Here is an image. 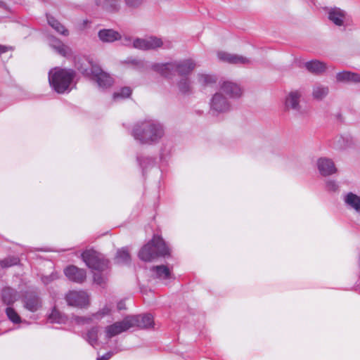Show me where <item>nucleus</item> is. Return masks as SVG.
Here are the masks:
<instances>
[{"mask_svg":"<svg viewBox=\"0 0 360 360\" xmlns=\"http://www.w3.org/2000/svg\"><path fill=\"white\" fill-rule=\"evenodd\" d=\"M131 136L141 145L153 146L158 143L165 135V127L159 121L146 119L135 123Z\"/></svg>","mask_w":360,"mask_h":360,"instance_id":"nucleus-1","label":"nucleus"},{"mask_svg":"<svg viewBox=\"0 0 360 360\" xmlns=\"http://www.w3.org/2000/svg\"><path fill=\"white\" fill-rule=\"evenodd\" d=\"M196 64L193 59H186L167 63H154L151 68L166 78H172L175 72L180 76H187L195 69Z\"/></svg>","mask_w":360,"mask_h":360,"instance_id":"nucleus-2","label":"nucleus"},{"mask_svg":"<svg viewBox=\"0 0 360 360\" xmlns=\"http://www.w3.org/2000/svg\"><path fill=\"white\" fill-rule=\"evenodd\" d=\"M75 77V72L71 69L54 68L49 72L50 86L58 94L70 92Z\"/></svg>","mask_w":360,"mask_h":360,"instance_id":"nucleus-3","label":"nucleus"},{"mask_svg":"<svg viewBox=\"0 0 360 360\" xmlns=\"http://www.w3.org/2000/svg\"><path fill=\"white\" fill-rule=\"evenodd\" d=\"M170 255V250L163 238L155 235L153 238L139 250L138 256L144 262H150L159 257Z\"/></svg>","mask_w":360,"mask_h":360,"instance_id":"nucleus-4","label":"nucleus"},{"mask_svg":"<svg viewBox=\"0 0 360 360\" xmlns=\"http://www.w3.org/2000/svg\"><path fill=\"white\" fill-rule=\"evenodd\" d=\"M77 69L83 75L94 80L101 88L110 87L113 83L112 78L93 60H86V64H78Z\"/></svg>","mask_w":360,"mask_h":360,"instance_id":"nucleus-5","label":"nucleus"},{"mask_svg":"<svg viewBox=\"0 0 360 360\" xmlns=\"http://www.w3.org/2000/svg\"><path fill=\"white\" fill-rule=\"evenodd\" d=\"M86 265L96 271H104L109 268L110 261L105 256L94 250H86L82 253Z\"/></svg>","mask_w":360,"mask_h":360,"instance_id":"nucleus-6","label":"nucleus"},{"mask_svg":"<svg viewBox=\"0 0 360 360\" xmlns=\"http://www.w3.org/2000/svg\"><path fill=\"white\" fill-rule=\"evenodd\" d=\"M302 96L301 91L294 90L289 92L286 96L285 101V108L286 110H292L296 117H304L307 115V110L300 104V98Z\"/></svg>","mask_w":360,"mask_h":360,"instance_id":"nucleus-7","label":"nucleus"},{"mask_svg":"<svg viewBox=\"0 0 360 360\" xmlns=\"http://www.w3.org/2000/svg\"><path fill=\"white\" fill-rule=\"evenodd\" d=\"M210 113L212 115H218L231 110V105L220 91L215 93L210 102Z\"/></svg>","mask_w":360,"mask_h":360,"instance_id":"nucleus-8","label":"nucleus"},{"mask_svg":"<svg viewBox=\"0 0 360 360\" xmlns=\"http://www.w3.org/2000/svg\"><path fill=\"white\" fill-rule=\"evenodd\" d=\"M68 305L77 307L84 308L89 304V296L83 290H70L65 297Z\"/></svg>","mask_w":360,"mask_h":360,"instance_id":"nucleus-9","label":"nucleus"},{"mask_svg":"<svg viewBox=\"0 0 360 360\" xmlns=\"http://www.w3.org/2000/svg\"><path fill=\"white\" fill-rule=\"evenodd\" d=\"M23 307L31 312L38 311L42 306L41 299L35 290L25 291L22 295Z\"/></svg>","mask_w":360,"mask_h":360,"instance_id":"nucleus-10","label":"nucleus"},{"mask_svg":"<svg viewBox=\"0 0 360 360\" xmlns=\"http://www.w3.org/2000/svg\"><path fill=\"white\" fill-rule=\"evenodd\" d=\"M133 46L141 50L155 49L160 46L169 49L171 47V43L167 42L165 44L161 39L151 37L147 39H136L133 42Z\"/></svg>","mask_w":360,"mask_h":360,"instance_id":"nucleus-11","label":"nucleus"},{"mask_svg":"<svg viewBox=\"0 0 360 360\" xmlns=\"http://www.w3.org/2000/svg\"><path fill=\"white\" fill-rule=\"evenodd\" d=\"M131 319H129L128 316H126L122 321H117L112 325L108 326L105 328L106 338L110 339L115 335H117L124 331H127L131 328Z\"/></svg>","mask_w":360,"mask_h":360,"instance_id":"nucleus-12","label":"nucleus"},{"mask_svg":"<svg viewBox=\"0 0 360 360\" xmlns=\"http://www.w3.org/2000/svg\"><path fill=\"white\" fill-rule=\"evenodd\" d=\"M220 92L226 94L231 98H238L243 94V89L235 82L224 81L220 85Z\"/></svg>","mask_w":360,"mask_h":360,"instance_id":"nucleus-13","label":"nucleus"},{"mask_svg":"<svg viewBox=\"0 0 360 360\" xmlns=\"http://www.w3.org/2000/svg\"><path fill=\"white\" fill-rule=\"evenodd\" d=\"M128 318L132 321L131 328H148L153 327L154 324L153 317L150 314L128 316Z\"/></svg>","mask_w":360,"mask_h":360,"instance_id":"nucleus-14","label":"nucleus"},{"mask_svg":"<svg viewBox=\"0 0 360 360\" xmlns=\"http://www.w3.org/2000/svg\"><path fill=\"white\" fill-rule=\"evenodd\" d=\"M317 168L319 173L324 176H330L337 172V168L333 161L328 158H320L317 160Z\"/></svg>","mask_w":360,"mask_h":360,"instance_id":"nucleus-15","label":"nucleus"},{"mask_svg":"<svg viewBox=\"0 0 360 360\" xmlns=\"http://www.w3.org/2000/svg\"><path fill=\"white\" fill-rule=\"evenodd\" d=\"M64 273L69 280L77 283H83L86 278V271L74 265L65 268Z\"/></svg>","mask_w":360,"mask_h":360,"instance_id":"nucleus-16","label":"nucleus"},{"mask_svg":"<svg viewBox=\"0 0 360 360\" xmlns=\"http://www.w3.org/2000/svg\"><path fill=\"white\" fill-rule=\"evenodd\" d=\"M218 58L223 62L230 64H249L250 63V59L240 55L233 54L224 51H219L217 53Z\"/></svg>","mask_w":360,"mask_h":360,"instance_id":"nucleus-17","label":"nucleus"},{"mask_svg":"<svg viewBox=\"0 0 360 360\" xmlns=\"http://www.w3.org/2000/svg\"><path fill=\"white\" fill-rule=\"evenodd\" d=\"M48 40L49 46L60 56L65 57L71 53L70 48L65 45L58 38L50 36Z\"/></svg>","mask_w":360,"mask_h":360,"instance_id":"nucleus-18","label":"nucleus"},{"mask_svg":"<svg viewBox=\"0 0 360 360\" xmlns=\"http://www.w3.org/2000/svg\"><path fill=\"white\" fill-rule=\"evenodd\" d=\"M19 295L16 290L11 287H5L1 292V301L7 306L13 305L18 299Z\"/></svg>","mask_w":360,"mask_h":360,"instance_id":"nucleus-19","label":"nucleus"},{"mask_svg":"<svg viewBox=\"0 0 360 360\" xmlns=\"http://www.w3.org/2000/svg\"><path fill=\"white\" fill-rule=\"evenodd\" d=\"M343 201L347 208L360 213V195L349 192L344 195Z\"/></svg>","mask_w":360,"mask_h":360,"instance_id":"nucleus-20","label":"nucleus"},{"mask_svg":"<svg viewBox=\"0 0 360 360\" xmlns=\"http://www.w3.org/2000/svg\"><path fill=\"white\" fill-rule=\"evenodd\" d=\"M131 261L129 249L128 247H123L117 249L114 257V262L120 265H129Z\"/></svg>","mask_w":360,"mask_h":360,"instance_id":"nucleus-21","label":"nucleus"},{"mask_svg":"<svg viewBox=\"0 0 360 360\" xmlns=\"http://www.w3.org/2000/svg\"><path fill=\"white\" fill-rule=\"evenodd\" d=\"M328 18L335 25L342 26L346 18V13L339 8H330L328 11Z\"/></svg>","mask_w":360,"mask_h":360,"instance_id":"nucleus-22","label":"nucleus"},{"mask_svg":"<svg viewBox=\"0 0 360 360\" xmlns=\"http://www.w3.org/2000/svg\"><path fill=\"white\" fill-rule=\"evenodd\" d=\"M98 35L100 40L105 43H112L121 39L120 34L111 29L101 30Z\"/></svg>","mask_w":360,"mask_h":360,"instance_id":"nucleus-23","label":"nucleus"},{"mask_svg":"<svg viewBox=\"0 0 360 360\" xmlns=\"http://www.w3.org/2000/svg\"><path fill=\"white\" fill-rule=\"evenodd\" d=\"M304 67L309 72L314 75L322 74L327 69L326 64L318 60L306 62Z\"/></svg>","mask_w":360,"mask_h":360,"instance_id":"nucleus-24","label":"nucleus"},{"mask_svg":"<svg viewBox=\"0 0 360 360\" xmlns=\"http://www.w3.org/2000/svg\"><path fill=\"white\" fill-rule=\"evenodd\" d=\"M150 271L153 272V276L160 280H168L171 278V271L165 265L153 266Z\"/></svg>","mask_w":360,"mask_h":360,"instance_id":"nucleus-25","label":"nucleus"},{"mask_svg":"<svg viewBox=\"0 0 360 360\" xmlns=\"http://www.w3.org/2000/svg\"><path fill=\"white\" fill-rule=\"evenodd\" d=\"M352 145V139L349 135L336 136L333 142V147L337 150H343Z\"/></svg>","mask_w":360,"mask_h":360,"instance_id":"nucleus-26","label":"nucleus"},{"mask_svg":"<svg viewBox=\"0 0 360 360\" xmlns=\"http://www.w3.org/2000/svg\"><path fill=\"white\" fill-rule=\"evenodd\" d=\"M336 79L338 82H360V75L349 71H343L336 75Z\"/></svg>","mask_w":360,"mask_h":360,"instance_id":"nucleus-27","label":"nucleus"},{"mask_svg":"<svg viewBox=\"0 0 360 360\" xmlns=\"http://www.w3.org/2000/svg\"><path fill=\"white\" fill-rule=\"evenodd\" d=\"M329 93V88L322 84H315L312 88V96L315 100L321 101L326 98Z\"/></svg>","mask_w":360,"mask_h":360,"instance_id":"nucleus-28","label":"nucleus"},{"mask_svg":"<svg viewBox=\"0 0 360 360\" xmlns=\"http://www.w3.org/2000/svg\"><path fill=\"white\" fill-rule=\"evenodd\" d=\"M137 162L142 169L143 174L155 165V158L149 156L137 155Z\"/></svg>","mask_w":360,"mask_h":360,"instance_id":"nucleus-29","label":"nucleus"},{"mask_svg":"<svg viewBox=\"0 0 360 360\" xmlns=\"http://www.w3.org/2000/svg\"><path fill=\"white\" fill-rule=\"evenodd\" d=\"M46 19L49 25L54 29L58 33L63 34L64 36H68L69 34V31L65 29V27L58 21L54 17L51 15L46 14Z\"/></svg>","mask_w":360,"mask_h":360,"instance_id":"nucleus-30","label":"nucleus"},{"mask_svg":"<svg viewBox=\"0 0 360 360\" xmlns=\"http://www.w3.org/2000/svg\"><path fill=\"white\" fill-rule=\"evenodd\" d=\"M96 4L107 11L116 12L120 8L121 0H103L102 2H96Z\"/></svg>","mask_w":360,"mask_h":360,"instance_id":"nucleus-31","label":"nucleus"},{"mask_svg":"<svg viewBox=\"0 0 360 360\" xmlns=\"http://www.w3.org/2000/svg\"><path fill=\"white\" fill-rule=\"evenodd\" d=\"M177 86L180 93L190 94L192 93V85L190 79L184 77L177 82Z\"/></svg>","mask_w":360,"mask_h":360,"instance_id":"nucleus-32","label":"nucleus"},{"mask_svg":"<svg viewBox=\"0 0 360 360\" xmlns=\"http://www.w3.org/2000/svg\"><path fill=\"white\" fill-rule=\"evenodd\" d=\"M49 321L53 323H63L66 321V317L54 307L49 315Z\"/></svg>","mask_w":360,"mask_h":360,"instance_id":"nucleus-33","label":"nucleus"},{"mask_svg":"<svg viewBox=\"0 0 360 360\" xmlns=\"http://www.w3.org/2000/svg\"><path fill=\"white\" fill-rule=\"evenodd\" d=\"M198 81L202 86H207L216 83L217 78L211 75L198 74Z\"/></svg>","mask_w":360,"mask_h":360,"instance_id":"nucleus-34","label":"nucleus"},{"mask_svg":"<svg viewBox=\"0 0 360 360\" xmlns=\"http://www.w3.org/2000/svg\"><path fill=\"white\" fill-rule=\"evenodd\" d=\"M20 263V259L18 257L9 256L0 261L1 268H8Z\"/></svg>","mask_w":360,"mask_h":360,"instance_id":"nucleus-35","label":"nucleus"},{"mask_svg":"<svg viewBox=\"0 0 360 360\" xmlns=\"http://www.w3.org/2000/svg\"><path fill=\"white\" fill-rule=\"evenodd\" d=\"M98 332V330L97 327H93L87 332L86 340L93 347H94L95 345L97 343Z\"/></svg>","mask_w":360,"mask_h":360,"instance_id":"nucleus-36","label":"nucleus"},{"mask_svg":"<svg viewBox=\"0 0 360 360\" xmlns=\"http://www.w3.org/2000/svg\"><path fill=\"white\" fill-rule=\"evenodd\" d=\"M5 311L8 319L13 323H19L21 321L20 316L13 308L8 306Z\"/></svg>","mask_w":360,"mask_h":360,"instance_id":"nucleus-37","label":"nucleus"},{"mask_svg":"<svg viewBox=\"0 0 360 360\" xmlns=\"http://www.w3.org/2000/svg\"><path fill=\"white\" fill-rule=\"evenodd\" d=\"M132 90L130 87H123L120 91L115 92L113 94V99L117 100L118 98H129L131 94Z\"/></svg>","mask_w":360,"mask_h":360,"instance_id":"nucleus-38","label":"nucleus"},{"mask_svg":"<svg viewBox=\"0 0 360 360\" xmlns=\"http://www.w3.org/2000/svg\"><path fill=\"white\" fill-rule=\"evenodd\" d=\"M146 0H124L125 6L130 9H137L141 8Z\"/></svg>","mask_w":360,"mask_h":360,"instance_id":"nucleus-39","label":"nucleus"},{"mask_svg":"<svg viewBox=\"0 0 360 360\" xmlns=\"http://www.w3.org/2000/svg\"><path fill=\"white\" fill-rule=\"evenodd\" d=\"M108 276L103 271H97L94 274V281L98 285H102L106 283Z\"/></svg>","mask_w":360,"mask_h":360,"instance_id":"nucleus-40","label":"nucleus"},{"mask_svg":"<svg viewBox=\"0 0 360 360\" xmlns=\"http://www.w3.org/2000/svg\"><path fill=\"white\" fill-rule=\"evenodd\" d=\"M57 278V276L56 274L52 273L49 276H42L41 277V281L44 285H48L51 283L53 281Z\"/></svg>","mask_w":360,"mask_h":360,"instance_id":"nucleus-41","label":"nucleus"},{"mask_svg":"<svg viewBox=\"0 0 360 360\" xmlns=\"http://www.w3.org/2000/svg\"><path fill=\"white\" fill-rule=\"evenodd\" d=\"M326 189L329 191H336L338 190V185L333 180H328L326 181Z\"/></svg>","mask_w":360,"mask_h":360,"instance_id":"nucleus-42","label":"nucleus"},{"mask_svg":"<svg viewBox=\"0 0 360 360\" xmlns=\"http://www.w3.org/2000/svg\"><path fill=\"white\" fill-rule=\"evenodd\" d=\"M74 320L76 323H82V324H84V323H89L91 321V319L89 318V317H84V316H75L74 318Z\"/></svg>","mask_w":360,"mask_h":360,"instance_id":"nucleus-43","label":"nucleus"},{"mask_svg":"<svg viewBox=\"0 0 360 360\" xmlns=\"http://www.w3.org/2000/svg\"><path fill=\"white\" fill-rule=\"evenodd\" d=\"M109 312L110 309L108 307H104L102 310L99 311L94 316L96 317H103V316L108 314Z\"/></svg>","mask_w":360,"mask_h":360,"instance_id":"nucleus-44","label":"nucleus"},{"mask_svg":"<svg viewBox=\"0 0 360 360\" xmlns=\"http://www.w3.org/2000/svg\"><path fill=\"white\" fill-rule=\"evenodd\" d=\"M112 356V352H107L106 354H105L104 355H103L100 358H98L97 360H108L110 359Z\"/></svg>","mask_w":360,"mask_h":360,"instance_id":"nucleus-45","label":"nucleus"},{"mask_svg":"<svg viewBox=\"0 0 360 360\" xmlns=\"http://www.w3.org/2000/svg\"><path fill=\"white\" fill-rule=\"evenodd\" d=\"M117 309L119 311H121V310H123V309H125L126 307H125V303L124 301H120L117 303Z\"/></svg>","mask_w":360,"mask_h":360,"instance_id":"nucleus-46","label":"nucleus"},{"mask_svg":"<svg viewBox=\"0 0 360 360\" xmlns=\"http://www.w3.org/2000/svg\"><path fill=\"white\" fill-rule=\"evenodd\" d=\"M7 51V47L0 45V53H5Z\"/></svg>","mask_w":360,"mask_h":360,"instance_id":"nucleus-47","label":"nucleus"},{"mask_svg":"<svg viewBox=\"0 0 360 360\" xmlns=\"http://www.w3.org/2000/svg\"><path fill=\"white\" fill-rule=\"evenodd\" d=\"M359 266H360V255H359Z\"/></svg>","mask_w":360,"mask_h":360,"instance_id":"nucleus-48","label":"nucleus"}]
</instances>
